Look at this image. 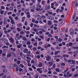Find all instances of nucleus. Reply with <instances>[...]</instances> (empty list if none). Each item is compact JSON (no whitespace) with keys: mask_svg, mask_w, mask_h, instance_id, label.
I'll return each instance as SVG.
<instances>
[{"mask_svg":"<svg viewBox=\"0 0 78 78\" xmlns=\"http://www.w3.org/2000/svg\"><path fill=\"white\" fill-rule=\"evenodd\" d=\"M73 75L72 73H70V71H68L66 73V75L65 74L64 75V77H66V78H70L72 77Z\"/></svg>","mask_w":78,"mask_h":78,"instance_id":"obj_1","label":"nucleus"},{"mask_svg":"<svg viewBox=\"0 0 78 78\" xmlns=\"http://www.w3.org/2000/svg\"><path fill=\"white\" fill-rule=\"evenodd\" d=\"M42 8V6L39 4H38L37 5V7L36 9V10L37 11H38L39 10V9H41Z\"/></svg>","mask_w":78,"mask_h":78,"instance_id":"obj_2","label":"nucleus"},{"mask_svg":"<svg viewBox=\"0 0 78 78\" xmlns=\"http://www.w3.org/2000/svg\"><path fill=\"white\" fill-rule=\"evenodd\" d=\"M70 32V34L71 35H73L74 34V31L72 28H70L69 29Z\"/></svg>","mask_w":78,"mask_h":78,"instance_id":"obj_3","label":"nucleus"},{"mask_svg":"<svg viewBox=\"0 0 78 78\" xmlns=\"http://www.w3.org/2000/svg\"><path fill=\"white\" fill-rule=\"evenodd\" d=\"M35 9V6H32L31 7V10L30 11L31 12H34L35 10H34V9Z\"/></svg>","mask_w":78,"mask_h":78,"instance_id":"obj_4","label":"nucleus"},{"mask_svg":"<svg viewBox=\"0 0 78 78\" xmlns=\"http://www.w3.org/2000/svg\"><path fill=\"white\" fill-rule=\"evenodd\" d=\"M9 67L11 69H14V65L10 63L9 65Z\"/></svg>","mask_w":78,"mask_h":78,"instance_id":"obj_5","label":"nucleus"},{"mask_svg":"<svg viewBox=\"0 0 78 78\" xmlns=\"http://www.w3.org/2000/svg\"><path fill=\"white\" fill-rule=\"evenodd\" d=\"M11 53H9L8 54H7L6 56L7 58H11Z\"/></svg>","mask_w":78,"mask_h":78,"instance_id":"obj_6","label":"nucleus"},{"mask_svg":"<svg viewBox=\"0 0 78 78\" xmlns=\"http://www.w3.org/2000/svg\"><path fill=\"white\" fill-rule=\"evenodd\" d=\"M43 65V64L42 63V62H40L38 64V67H41Z\"/></svg>","mask_w":78,"mask_h":78,"instance_id":"obj_7","label":"nucleus"},{"mask_svg":"<svg viewBox=\"0 0 78 78\" xmlns=\"http://www.w3.org/2000/svg\"><path fill=\"white\" fill-rule=\"evenodd\" d=\"M10 23L12 24V25H15V22L14 21V20H11Z\"/></svg>","mask_w":78,"mask_h":78,"instance_id":"obj_8","label":"nucleus"},{"mask_svg":"<svg viewBox=\"0 0 78 78\" xmlns=\"http://www.w3.org/2000/svg\"><path fill=\"white\" fill-rule=\"evenodd\" d=\"M28 49H25L23 51V52L24 53H26L28 52Z\"/></svg>","mask_w":78,"mask_h":78,"instance_id":"obj_9","label":"nucleus"},{"mask_svg":"<svg viewBox=\"0 0 78 78\" xmlns=\"http://www.w3.org/2000/svg\"><path fill=\"white\" fill-rule=\"evenodd\" d=\"M50 9V5H49L45 9V10H48Z\"/></svg>","mask_w":78,"mask_h":78,"instance_id":"obj_10","label":"nucleus"},{"mask_svg":"<svg viewBox=\"0 0 78 78\" xmlns=\"http://www.w3.org/2000/svg\"><path fill=\"white\" fill-rule=\"evenodd\" d=\"M8 48L9 47L8 46H6V45H4L3 47H2V49H4V48Z\"/></svg>","mask_w":78,"mask_h":78,"instance_id":"obj_11","label":"nucleus"},{"mask_svg":"<svg viewBox=\"0 0 78 78\" xmlns=\"http://www.w3.org/2000/svg\"><path fill=\"white\" fill-rule=\"evenodd\" d=\"M51 22H52L51 21H48V24L49 25H51V24H52V23H51Z\"/></svg>","mask_w":78,"mask_h":78,"instance_id":"obj_12","label":"nucleus"},{"mask_svg":"<svg viewBox=\"0 0 78 78\" xmlns=\"http://www.w3.org/2000/svg\"><path fill=\"white\" fill-rule=\"evenodd\" d=\"M3 72H4V73H6L7 72H8V71H7V70H6V69H3Z\"/></svg>","mask_w":78,"mask_h":78,"instance_id":"obj_13","label":"nucleus"},{"mask_svg":"<svg viewBox=\"0 0 78 78\" xmlns=\"http://www.w3.org/2000/svg\"><path fill=\"white\" fill-rule=\"evenodd\" d=\"M25 17H23L22 18L21 22H23L25 21Z\"/></svg>","mask_w":78,"mask_h":78,"instance_id":"obj_14","label":"nucleus"},{"mask_svg":"<svg viewBox=\"0 0 78 78\" xmlns=\"http://www.w3.org/2000/svg\"><path fill=\"white\" fill-rule=\"evenodd\" d=\"M10 50L12 51H12H16V48H10Z\"/></svg>","mask_w":78,"mask_h":78,"instance_id":"obj_15","label":"nucleus"},{"mask_svg":"<svg viewBox=\"0 0 78 78\" xmlns=\"http://www.w3.org/2000/svg\"><path fill=\"white\" fill-rule=\"evenodd\" d=\"M63 57H66V58H68L69 56V55L66 54V55H62Z\"/></svg>","mask_w":78,"mask_h":78,"instance_id":"obj_16","label":"nucleus"},{"mask_svg":"<svg viewBox=\"0 0 78 78\" xmlns=\"http://www.w3.org/2000/svg\"><path fill=\"white\" fill-rule=\"evenodd\" d=\"M42 70V68H37V71L38 72H39V71L41 70Z\"/></svg>","mask_w":78,"mask_h":78,"instance_id":"obj_17","label":"nucleus"},{"mask_svg":"<svg viewBox=\"0 0 78 78\" xmlns=\"http://www.w3.org/2000/svg\"><path fill=\"white\" fill-rule=\"evenodd\" d=\"M65 21H66V20H63L62 22L60 23V25H61V24H62V25H64V23H65Z\"/></svg>","mask_w":78,"mask_h":78,"instance_id":"obj_18","label":"nucleus"},{"mask_svg":"<svg viewBox=\"0 0 78 78\" xmlns=\"http://www.w3.org/2000/svg\"><path fill=\"white\" fill-rule=\"evenodd\" d=\"M55 70L57 72H60V69L58 68H56L55 69Z\"/></svg>","mask_w":78,"mask_h":78,"instance_id":"obj_19","label":"nucleus"},{"mask_svg":"<svg viewBox=\"0 0 78 78\" xmlns=\"http://www.w3.org/2000/svg\"><path fill=\"white\" fill-rule=\"evenodd\" d=\"M4 41L6 43L7 42H8V39H7L6 38H4Z\"/></svg>","mask_w":78,"mask_h":78,"instance_id":"obj_20","label":"nucleus"},{"mask_svg":"<svg viewBox=\"0 0 78 78\" xmlns=\"http://www.w3.org/2000/svg\"><path fill=\"white\" fill-rule=\"evenodd\" d=\"M4 24H7V21L6 19H4Z\"/></svg>","mask_w":78,"mask_h":78,"instance_id":"obj_21","label":"nucleus"},{"mask_svg":"<svg viewBox=\"0 0 78 78\" xmlns=\"http://www.w3.org/2000/svg\"><path fill=\"white\" fill-rule=\"evenodd\" d=\"M10 40L11 41V42H13L14 41V39H13V38H12V37H11L10 38Z\"/></svg>","mask_w":78,"mask_h":78,"instance_id":"obj_22","label":"nucleus"},{"mask_svg":"<svg viewBox=\"0 0 78 78\" xmlns=\"http://www.w3.org/2000/svg\"><path fill=\"white\" fill-rule=\"evenodd\" d=\"M20 37H15V40H16V41H18V40H20Z\"/></svg>","mask_w":78,"mask_h":78,"instance_id":"obj_23","label":"nucleus"},{"mask_svg":"<svg viewBox=\"0 0 78 78\" xmlns=\"http://www.w3.org/2000/svg\"><path fill=\"white\" fill-rule=\"evenodd\" d=\"M56 48L57 50H60L61 49V47L57 45L56 47Z\"/></svg>","mask_w":78,"mask_h":78,"instance_id":"obj_24","label":"nucleus"},{"mask_svg":"<svg viewBox=\"0 0 78 78\" xmlns=\"http://www.w3.org/2000/svg\"><path fill=\"white\" fill-rule=\"evenodd\" d=\"M21 5L20 4L18 5H17V8L18 9H20L21 8Z\"/></svg>","mask_w":78,"mask_h":78,"instance_id":"obj_25","label":"nucleus"},{"mask_svg":"<svg viewBox=\"0 0 78 78\" xmlns=\"http://www.w3.org/2000/svg\"><path fill=\"white\" fill-rule=\"evenodd\" d=\"M73 48L74 50H76V49H78V47L73 46Z\"/></svg>","mask_w":78,"mask_h":78,"instance_id":"obj_26","label":"nucleus"},{"mask_svg":"<svg viewBox=\"0 0 78 78\" xmlns=\"http://www.w3.org/2000/svg\"><path fill=\"white\" fill-rule=\"evenodd\" d=\"M13 7L10 6V8H9V10L10 11H12V10H13Z\"/></svg>","mask_w":78,"mask_h":78,"instance_id":"obj_27","label":"nucleus"},{"mask_svg":"<svg viewBox=\"0 0 78 78\" xmlns=\"http://www.w3.org/2000/svg\"><path fill=\"white\" fill-rule=\"evenodd\" d=\"M68 70H69V68H67L66 69H65L64 71V73H66V72H67L68 71Z\"/></svg>","mask_w":78,"mask_h":78,"instance_id":"obj_28","label":"nucleus"},{"mask_svg":"<svg viewBox=\"0 0 78 78\" xmlns=\"http://www.w3.org/2000/svg\"><path fill=\"white\" fill-rule=\"evenodd\" d=\"M32 68L34 69H37L36 67V66H34L33 65L32 66Z\"/></svg>","mask_w":78,"mask_h":78,"instance_id":"obj_29","label":"nucleus"},{"mask_svg":"<svg viewBox=\"0 0 78 78\" xmlns=\"http://www.w3.org/2000/svg\"><path fill=\"white\" fill-rule=\"evenodd\" d=\"M22 24L21 23H20L17 25V26L18 27H21V26H22Z\"/></svg>","mask_w":78,"mask_h":78,"instance_id":"obj_30","label":"nucleus"},{"mask_svg":"<svg viewBox=\"0 0 78 78\" xmlns=\"http://www.w3.org/2000/svg\"><path fill=\"white\" fill-rule=\"evenodd\" d=\"M59 31H60V29H58L57 31L55 32V33H58V32H59Z\"/></svg>","mask_w":78,"mask_h":78,"instance_id":"obj_31","label":"nucleus"},{"mask_svg":"<svg viewBox=\"0 0 78 78\" xmlns=\"http://www.w3.org/2000/svg\"><path fill=\"white\" fill-rule=\"evenodd\" d=\"M22 39L23 40H24V41H27V38L25 37H23Z\"/></svg>","mask_w":78,"mask_h":78,"instance_id":"obj_32","label":"nucleus"},{"mask_svg":"<svg viewBox=\"0 0 78 78\" xmlns=\"http://www.w3.org/2000/svg\"><path fill=\"white\" fill-rule=\"evenodd\" d=\"M20 66L22 67V68H23L24 67V65L23 64H20Z\"/></svg>","mask_w":78,"mask_h":78,"instance_id":"obj_33","label":"nucleus"},{"mask_svg":"<svg viewBox=\"0 0 78 78\" xmlns=\"http://www.w3.org/2000/svg\"><path fill=\"white\" fill-rule=\"evenodd\" d=\"M7 77L6 75H4L2 76V78H6Z\"/></svg>","mask_w":78,"mask_h":78,"instance_id":"obj_34","label":"nucleus"},{"mask_svg":"<svg viewBox=\"0 0 78 78\" xmlns=\"http://www.w3.org/2000/svg\"><path fill=\"white\" fill-rule=\"evenodd\" d=\"M76 70L75 68H73L71 69L72 72H75V71Z\"/></svg>","mask_w":78,"mask_h":78,"instance_id":"obj_35","label":"nucleus"},{"mask_svg":"<svg viewBox=\"0 0 78 78\" xmlns=\"http://www.w3.org/2000/svg\"><path fill=\"white\" fill-rule=\"evenodd\" d=\"M8 50L6 49H4V50H3V51L4 52H7Z\"/></svg>","mask_w":78,"mask_h":78,"instance_id":"obj_36","label":"nucleus"},{"mask_svg":"<svg viewBox=\"0 0 78 78\" xmlns=\"http://www.w3.org/2000/svg\"><path fill=\"white\" fill-rule=\"evenodd\" d=\"M33 65L34 66H37L38 65V64L35 62L33 63Z\"/></svg>","mask_w":78,"mask_h":78,"instance_id":"obj_37","label":"nucleus"},{"mask_svg":"<svg viewBox=\"0 0 78 78\" xmlns=\"http://www.w3.org/2000/svg\"><path fill=\"white\" fill-rule=\"evenodd\" d=\"M27 25H28V22L27 21H26L25 22V26H27Z\"/></svg>","mask_w":78,"mask_h":78,"instance_id":"obj_38","label":"nucleus"},{"mask_svg":"<svg viewBox=\"0 0 78 78\" xmlns=\"http://www.w3.org/2000/svg\"><path fill=\"white\" fill-rule=\"evenodd\" d=\"M52 67H53L54 69H55V68H56V64L55 63L54 64V65L52 66Z\"/></svg>","mask_w":78,"mask_h":78,"instance_id":"obj_39","label":"nucleus"},{"mask_svg":"<svg viewBox=\"0 0 78 78\" xmlns=\"http://www.w3.org/2000/svg\"><path fill=\"white\" fill-rule=\"evenodd\" d=\"M38 44L39 45H42V44H43V43L42 41H40L38 42Z\"/></svg>","mask_w":78,"mask_h":78,"instance_id":"obj_40","label":"nucleus"},{"mask_svg":"<svg viewBox=\"0 0 78 78\" xmlns=\"http://www.w3.org/2000/svg\"><path fill=\"white\" fill-rule=\"evenodd\" d=\"M19 67L18 66H17L16 67V71L17 72V71H19Z\"/></svg>","mask_w":78,"mask_h":78,"instance_id":"obj_41","label":"nucleus"},{"mask_svg":"<svg viewBox=\"0 0 78 78\" xmlns=\"http://www.w3.org/2000/svg\"><path fill=\"white\" fill-rule=\"evenodd\" d=\"M23 55V53L22 52H20V56H22Z\"/></svg>","mask_w":78,"mask_h":78,"instance_id":"obj_42","label":"nucleus"},{"mask_svg":"<svg viewBox=\"0 0 78 78\" xmlns=\"http://www.w3.org/2000/svg\"><path fill=\"white\" fill-rule=\"evenodd\" d=\"M58 54V52L57 51H55L54 53V55H57Z\"/></svg>","mask_w":78,"mask_h":78,"instance_id":"obj_43","label":"nucleus"},{"mask_svg":"<svg viewBox=\"0 0 78 78\" xmlns=\"http://www.w3.org/2000/svg\"><path fill=\"white\" fill-rule=\"evenodd\" d=\"M28 69H29V70H30V71H33V69L31 67H28Z\"/></svg>","mask_w":78,"mask_h":78,"instance_id":"obj_44","label":"nucleus"},{"mask_svg":"<svg viewBox=\"0 0 78 78\" xmlns=\"http://www.w3.org/2000/svg\"><path fill=\"white\" fill-rule=\"evenodd\" d=\"M28 47L29 48H31L32 47H33V45H28Z\"/></svg>","mask_w":78,"mask_h":78,"instance_id":"obj_45","label":"nucleus"},{"mask_svg":"<svg viewBox=\"0 0 78 78\" xmlns=\"http://www.w3.org/2000/svg\"><path fill=\"white\" fill-rule=\"evenodd\" d=\"M9 19H10V20H12V19H13V18H12V17H11V16H10L9 17Z\"/></svg>","mask_w":78,"mask_h":78,"instance_id":"obj_46","label":"nucleus"},{"mask_svg":"<svg viewBox=\"0 0 78 78\" xmlns=\"http://www.w3.org/2000/svg\"><path fill=\"white\" fill-rule=\"evenodd\" d=\"M31 44V42L30 41H28L27 43L26 44L27 45H29Z\"/></svg>","mask_w":78,"mask_h":78,"instance_id":"obj_47","label":"nucleus"},{"mask_svg":"<svg viewBox=\"0 0 78 78\" xmlns=\"http://www.w3.org/2000/svg\"><path fill=\"white\" fill-rule=\"evenodd\" d=\"M69 65L70 66H74V64L73 63H70L69 64Z\"/></svg>","mask_w":78,"mask_h":78,"instance_id":"obj_48","label":"nucleus"},{"mask_svg":"<svg viewBox=\"0 0 78 78\" xmlns=\"http://www.w3.org/2000/svg\"><path fill=\"white\" fill-rule=\"evenodd\" d=\"M50 56H48L47 57V60L48 61H49V60H50Z\"/></svg>","mask_w":78,"mask_h":78,"instance_id":"obj_49","label":"nucleus"},{"mask_svg":"<svg viewBox=\"0 0 78 78\" xmlns=\"http://www.w3.org/2000/svg\"><path fill=\"white\" fill-rule=\"evenodd\" d=\"M75 17H76V14H74L73 16V20H74L75 19Z\"/></svg>","mask_w":78,"mask_h":78,"instance_id":"obj_50","label":"nucleus"},{"mask_svg":"<svg viewBox=\"0 0 78 78\" xmlns=\"http://www.w3.org/2000/svg\"><path fill=\"white\" fill-rule=\"evenodd\" d=\"M36 50H37V48H33V50L34 51H36Z\"/></svg>","mask_w":78,"mask_h":78,"instance_id":"obj_51","label":"nucleus"},{"mask_svg":"<svg viewBox=\"0 0 78 78\" xmlns=\"http://www.w3.org/2000/svg\"><path fill=\"white\" fill-rule=\"evenodd\" d=\"M5 12L4 11H1L0 12L1 14H3V12Z\"/></svg>","mask_w":78,"mask_h":78,"instance_id":"obj_52","label":"nucleus"},{"mask_svg":"<svg viewBox=\"0 0 78 78\" xmlns=\"http://www.w3.org/2000/svg\"><path fill=\"white\" fill-rule=\"evenodd\" d=\"M32 22H33V23H34V22H35V19H34V18H32Z\"/></svg>","mask_w":78,"mask_h":78,"instance_id":"obj_53","label":"nucleus"},{"mask_svg":"<svg viewBox=\"0 0 78 78\" xmlns=\"http://www.w3.org/2000/svg\"><path fill=\"white\" fill-rule=\"evenodd\" d=\"M17 30H18V31L19 32H20V31H21V30L19 28H17Z\"/></svg>","mask_w":78,"mask_h":78,"instance_id":"obj_54","label":"nucleus"},{"mask_svg":"<svg viewBox=\"0 0 78 78\" xmlns=\"http://www.w3.org/2000/svg\"><path fill=\"white\" fill-rule=\"evenodd\" d=\"M46 17L45 16H44V15H43L42 16V17L41 18L42 19H45V18Z\"/></svg>","mask_w":78,"mask_h":78,"instance_id":"obj_55","label":"nucleus"},{"mask_svg":"<svg viewBox=\"0 0 78 78\" xmlns=\"http://www.w3.org/2000/svg\"><path fill=\"white\" fill-rule=\"evenodd\" d=\"M2 9H4L5 8L4 6H1V7Z\"/></svg>","mask_w":78,"mask_h":78,"instance_id":"obj_56","label":"nucleus"},{"mask_svg":"<svg viewBox=\"0 0 78 78\" xmlns=\"http://www.w3.org/2000/svg\"><path fill=\"white\" fill-rule=\"evenodd\" d=\"M56 62H59L60 61V59L59 58H57L56 60Z\"/></svg>","mask_w":78,"mask_h":78,"instance_id":"obj_57","label":"nucleus"},{"mask_svg":"<svg viewBox=\"0 0 78 78\" xmlns=\"http://www.w3.org/2000/svg\"><path fill=\"white\" fill-rule=\"evenodd\" d=\"M12 14V12H9L8 13V15H10V14Z\"/></svg>","mask_w":78,"mask_h":78,"instance_id":"obj_58","label":"nucleus"},{"mask_svg":"<svg viewBox=\"0 0 78 78\" xmlns=\"http://www.w3.org/2000/svg\"><path fill=\"white\" fill-rule=\"evenodd\" d=\"M62 44L63 45H66V43L64 41L62 42Z\"/></svg>","mask_w":78,"mask_h":78,"instance_id":"obj_59","label":"nucleus"},{"mask_svg":"<svg viewBox=\"0 0 78 78\" xmlns=\"http://www.w3.org/2000/svg\"><path fill=\"white\" fill-rule=\"evenodd\" d=\"M34 24H33V23H31V24H30V26L31 27H33V25H34Z\"/></svg>","mask_w":78,"mask_h":78,"instance_id":"obj_60","label":"nucleus"},{"mask_svg":"<svg viewBox=\"0 0 78 78\" xmlns=\"http://www.w3.org/2000/svg\"><path fill=\"white\" fill-rule=\"evenodd\" d=\"M73 44L72 42H70L69 44V46H72V44Z\"/></svg>","mask_w":78,"mask_h":78,"instance_id":"obj_61","label":"nucleus"},{"mask_svg":"<svg viewBox=\"0 0 78 78\" xmlns=\"http://www.w3.org/2000/svg\"><path fill=\"white\" fill-rule=\"evenodd\" d=\"M49 65L50 66H52L53 65V63L51 62H50L49 63Z\"/></svg>","mask_w":78,"mask_h":78,"instance_id":"obj_62","label":"nucleus"},{"mask_svg":"<svg viewBox=\"0 0 78 78\" xmlns=\"http://www.w3.org/2000/svg\"><path fill=\"white\" fill-rule=\"evenodd\" d=\"M44 50H45V49L43 48H41L40 50L41 51H44Z\"/></svg>","mask_w":78,"mask_h":78,"instance_id":"obj_63","label":"nucleus"},{"mask_svg":"<svg viewBox=\"0 0 78 78\" xmlns=\"http://www.w3.org/2000/svg\"><path fill=\"white\" fill-rule=\"evenodd\" d=\"M51 50H52L53 51H55V49L53 47H51Z\"/></svg>","mask_w":78,"mask_h":78,"instance_id":"obj_64","label":"nucleus"}]
</instances>
